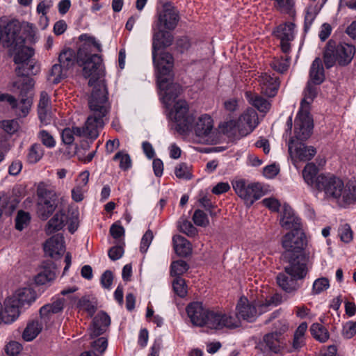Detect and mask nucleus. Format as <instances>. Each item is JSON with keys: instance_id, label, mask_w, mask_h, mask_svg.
I'll return each mask as SVG.
<instances>
[{"instance_id": "0e129e2a", "label": "nucleus", "mask_w": 356, "mask_h": 356, "mask_svg": "<svg viewBox=\"0 0 356 356\" xmlns=\"http://www.w3.org/2000/svg\"><path fill=\"white\" fill-rule=\"evenodd\" d=\"M22 348V345L19 343L17 341H10L6 345L5 350L7 355L17 356Z\"/></svg>"}, {"instance_id": "49530a36", "label": "nucleus", "mask_w": 356, "mask_h": 356, "mask_svg": "<svg viewBox=\"0 0 356 356\" xmlns=\"http://www.w3.org/2000/svg\"><path fill=\"white\" fill-rule=\"evenodd\" d=\"M275 6L280 12L290 15L294 14L295 0H275Z\"/></svg>"}, {"instance_id": "b1692460", "label": "nucleus", "mask_w": 356, "mask_h": 356, "mask_svg": "<svg viewBox=\"0 0 356 356\" xmlns=\"http://www.w3.org/2000/svg\"><path fill=\"white\" fill-rule=\"evenodd\" d=\"M280 223L282 227L286 229H302L300 218L295 214L292 208L287 204L283 206Z\"/></svg>"}, {"instance_id": "864d4df0", "label": "nucleus", "mask_w": 356, "mask_h": 356, "mask_svg": "<svg viewBox=\"0 0 356 356\" xmlns=\"http://www.w3.org/2000/svg\"><path fill=\"white\" fill-rule=\"evenodd\" d=\"M38 138L47 148H53L56 145V140L53 136L46 130H41L38 134Z\"/></svg>"}, {"instance_id": "5fc2aeb1", "label": "nucleus", "mask_w": 356, "mask_h": 356, "mask_svg": "<svg viewBox=\"0 0 356 356\" xmlns=\"http://www.w3.org/2000/svg\"><path fill=\"white\" fill-rule=\"evenodd\" d=\"M193 220L197 226L200 227H207L209 223L207 214L200 209L195 211L193 216Z\"/></svg>"}, {"instance_id": "f03ea898", "label": "nucleus", "mask_w": 356, "mask_h": 356, "mask_svg": "<svg viewBox=\"0 0 356 356\" xmlns=\"http://www.w3.org/2000/svg\"><path fill=\"white\" fill-rule=\"evenodd\" d=\"M107 95V88L103 83H99L95 86L88 99L90 113L87 118L85 126L65 128L61 133L62 140L65 144H72L74 136L90 138H96L99 136V130L105 124V117L111 108Z\"/></svg>"}, {"instance_id": "9b49d317", "label": "nucleus", "mask_w": 356, "mask_h": 356, "mask_svg": "<svg viewBox=\"0 0 356 356\" xmlns=\"http://www.w3.org/2000/svg\"><path fill=\"white\" fill-rule=\"evenodd\" d=\"M285 264L284 271L289 275L302 280L307 274V259L305 253L282 254Z\"/></svg>"}, {"instance_id": "423d86ee", "label": "nucleus", "mask_w": 356, "mask_h": 356, "mask_svg": "<svg viewBox=\"0 0 356 356\" xmlns=\"http://www.w3.org/2000/svg\"><path fill=\"white\" fill-rule=\"evenodd\" d=\"M38 197V213L43 220H46L56 209L58 196L56 187L49 182H40L37 187Z\"/></svg>"}, {"instance_id": "0eeeda50", "label": "nucleus", "mask_w": 356, "mask_h": 356, "mask_svg": "<svg viewBox=\"0 0 356 356\" xmlns=\"http://www.w3.org/2000/svg\"><path fill=\"white\" fill-rule=\"evenodd\" d=\"M180 20L179 12L171 3H165L157 10L154 22L155 29L173 31Z\"/></svg>"}, {"instance_id": "cd10ccee", "label": "nucleus", "mask_w": 356, "mask_h": 356, "mask_svg": "<svg viewBox=\"0 0 356 356\" xmlns=\"http://www.w3.org/2000/svg\"><path fill=\"white\" fill-rule=\"evenodd\" d=\"M152 51H158L162 48L170 46L173 42V35L170 31L153 27Z\"/></svg>"}, {"instance_id": "f3484780", "label": "nucleus", "mask_w": 356, "mask_h": 356, "mask_svg": "<svg viewBox=\"0 0 356 356\" xmlns=\"http://www.w3.org/2000/svg\"><path fill=\"white\" fill-rule=\"evenodd\" d=\"M234 124L236 126L239 135L245 136L252 133L258 125V115L254 109L248 108L239 117L236 123L230 121L227 125Z\"/></svg>"}, {"instance_id": "2f4dec72", "label": "nucleus", "mask_w": 356, "mask_h": 356, "mask_svg": "<svg viewBox=\"0 0 356 356\" xmlns=\"http://www.w3.org/2000/svg\"><path fill=\"white\" fill-rule=\"evenodd\" d=\"M300 280L288 275L286 273H279L277 276V282L279 286L286 293H293L300 288L298 281Z\"/></svg>"}, {"instance_id": "774afa93", "label": "nucleus", "mask_w": 356, "mask_h": 356, "mask_svg": "<svg viewBox=\"0 0 356 356\" xmlns=\"http://www.w3.org/2000/svg\"><path fill=\"white\" fill-rule=\"evenodd\" d=\"M264 206L269 209L270 211L277 212L280 207V202L274 197L265 198L262 200Z\"/></svg>"}, {"instance_id": "13d9d810", "label": "nucleus", "mask_w": 356, "mask_h": 356, "mask_svg": "<svg viewBox=\"0 0 356 356\" xmlns=\"http://www.w3.org/2000/svg\"><path fill=\"white\" fill-rule=\"evenodd\" d=\"M113 160H120V168L123 170H127L131 165V160L128 154L118 152L113 157Z\"/></svg>"}, {"instance_id": "4be33fe9", "label": "nucleus", "mask_w": 356, "mask_h": 356, "mask_svg": "<svg viewBox=\"0 0 356 356\" xmlns=\"http://www.w3.org/2000/svg\"><path fill=\"white\" fill-rule=\"evenodd\" d=\"M19 307L10 297L6 299L4 302V309L0 304V324L4 323L6 324L14 322L19 315Z\"/></svg>"}, {"instance_id": "dca6fc26", "label": "nucleus", "mask_w": 356, "mask_h": 356, "mask_svg": "<svg viewBox=\"0 0 356 356\" xmlns=\"http://www.w3.org/2000/svg\"><path fill=\"white\" fill-rule=\"evenodd\" d=\"M19 76H22V78L19 81L15 83V86L19 90L21 97L19 105L22 107V115L26 116L32 104V97L29 94L33 88L34 81L32 78L29 77L30 75Z\"/></svg>"}, {"instance_id": "338daca9", "label": "nucleus", "mask_w": 356, "mask_h": 356, "mask_svg": "<svg viewBox=\"0 0 356 356\" xmlns=\"http://www.w3.org/2000/svg\"><path fill=\"white\" fill-rule=\"evenodd\" d=\"M191 46V41L187 36H182L177 40L176 47L181 53L188 50Z\"/></svg>"}, {"instance_id": "09e8293b", "label": "nucleus", "mask_w": 356, "mask_h": 356, "mask_svg": "<svg viewBox=\"0 0 356 356\" xmlns=\"http://www.w3.org/2000/svg\"><path fill=\"white\" fill-rule=\"evenodd\" d=\"M77 307L79 309L86 311L90 316H92L96 312L95 302L90 300L88 296H83L79 300Z\"/></svg>"}, {"instance_id": "6e6552de", "label": "nucleus", "mask_w": 356, "mask_h": 356, "mask_svg": "<svg viewBox=\"0 0 356 356\" xmlns=\"http://www.w3.org/2000/svg\"><path fill=\"white\" fill-rule=\"evenodd\" d=\"M34 50L23 47L15 55L14 61L18 65L15 69L17 75H35L40 72V66L32 58Z\"/></svg>"}, {"instance_id": "6e6d98bb", "label": "nucleus", "mask_w": 356, "mask_h": 356, "mask_svg": "<svg viewBox=\"0 0 356 356\" xmlns=\"http://www.w3.org/2000/svg\"><path fill=\"white\" fill-rule=\"evenodd\" d=\"M175 174L179 179H190L191 178L190 168L185 163H179L175 167Z\"/></svg>"}, {"instance_id": "473e14b6", "label": "nucleus", "mask_w": 356, "mask_h": 356, "mask_svg": "<svg viewBox=\"0 0 356 356\" xmlns=\"http://www.w3.org/2000/svg\"><path fill=\"white\" fill-rule=\"evenodd\" d=\"M56 277L55 266L53 262L44 263L41 271L36 275L35 281L38 284H45Z\"/></svg>"}, {"instance_id": "de8ad7c7", "label": "nucleus", "mask_w": 356, "mask_h": 356, "mask_svg": "<svg viewBox=\"0 0 356 356\" xmlns=\"http://www.w3.org/2000/svg\"><path fill=\"white\" fill-rule=\"evenodd\" d=\"M188 268L189 266L185 261L177 260L173 261L170 266V275L176 277H180L188 270Z\"/></svg>"}, {"instance_id": "052dcab7", "label": "nucleus", "mask_w": 356, "mask_h": 356, "mask_svg": "<svg viewBox=\"0 0 356 356\" xmlns=\"http://www.w3.org/2000/svg\"><path fill=\"white\" fill-rule=\"evenodd\" d=\"M91 346L92 348V351H94L95 353L97 352V353H99L102 354L107 348V346H108L107 339L105 337L98 338L97 340L94 341L92 343Z\"/></svg>"}, {"instance_id": "37998d69", "label": "nucleus", "mask_w": 356, "mask_h": 356, "mask_svg": "<svg viewBox=\"0 0 356 356\" xmlns=\"http://www.w3.org/2000/svg\"><path fill=\"white\" fill-rule=\"evenodd\" d=\"M42 326L38 321H32L27 324L22 333V338L26 341L33 340L42 331Z\"/></svg>"}, {"instance_id": "7c9ffc66", "label": "nucleus", "mask_w": 356, "mask_h": 356, "mask_svg": "<svg viewBox=\"0 0 356 356\" xmlns=\"http://www.w3.org/2000/svg\"><path fill=\"white\" fill-rule=\"evenodd\" d=\"M10 298L21 307L30 306L36 299L35 291L31 288H22L17 290Z\"/></svg>"}, {"instance_id": "f257e3e1", "label": "nucleus", "mask_w": 356, "mask_h": 356, "mask_svg": "<svg viewBox=\"0 0 356 356\" xmlns=\"http://www.w3.org/2000/svg\"><path fill=\"white\" fill-rule=\"evenodd\" d=\"M81 42L77 52L72 49H65L59 54L58 61L67 71L75 63L82 67L85 78H90L88 85L95 88L99 83L104 82L99 79L104 75L102 57L98 52L102 51V45L93 36L82 34L79 38ZM94 88H92L93 90Z\"/></svg>"}, {"instance_id": "aec40b11", "label": "nucleus", "mask_w": 356, "mask_h": 356, "mask_svg": "<svg viewBox=\"0 0 356 356\" xmlns=\"http://www.w3.org/2000/svg\"><path fill=\"white\" fill-rule=\"evenodd\" d=\"M20 26L17 23L9 22L4 27L0 26V41L2 40L7 46L19 43H24V40L18 35Z\"/></svg>"}, {"instance_id": "e433bc0d", "label": "nucleus", "mask_w": 356, "mask_h": 356, "mask_svg": "<svg viewBox=\"0 0 356 356\" xmlns=\"http://www.w3.org/2000/svg\"><path fill=\"white\" fill-rule=\"evenodd\" d=\"M175 252L180 257H187L191 254L192 248L191 243L184 236L175 235L172 238Z\"/></svg>"}, {"instance_id": "a211bd4d", "label": "nucleus", "mask_w": 356, "mask_h": 356, "mask_svg": "<svg viewBox=\"0 0 356 356\" xmlns=\"http://www.w3.org/2000/svg\"><path fill=\"white\" fill-rule=\"evenodd\" d=\"M306 139H299L296 134V128L294 129V136L291 137L289 142V152L290 154L294 153L300 161H309L316 153V149L312 146H306L303 143Z\"/></svg>"}, {"instance_id": "c85d7f7f", "label": "nucleus", "mask_w": 356, "mask_h": 356, "mask_svg": "<svg viewBox=\"0 0 356 356\" xmlns=\"http://www.w3.org/2000/svg\"><path fill=\"white\" fill-rule=\"evenodd\" d=\"M159 88L164 92L163 100L166 106H170V102L174 101L180 94L181 87L179 84L170 82V76L165 78L163 86Z\"/></svg>"}, {"instance_id": "3c124183", "label": "nucleus", "mask_w": 356, "mask_h": 356, "mask_svg": "<svg viewBox=\"0 0 356 356\" xmlns=\"http://www.w3.org/2000/svg\"><path fill=\"white\" fill-rule=\"evenodd\" d=\"M31 219L30 214L22 210L18 211L15 218V228L22 231L29 222Z\"/></svg>"}, {"instance_id": "f8f14e48", "label": "nucleus", "mask_w": 356, "mask_h": 356, "mask_svg": "<svg viewBox=\"0 0 356 356\" xmlns=\"http://www.w3.org/2000/svg\"><path fill=\"white\" fill-rule=\"evenodd\" d=\"M306 244V236L302 229L291 230L282 238V245L284 249L282 254L305 253Z\"/></svg>"}, {"instance_id": "603ef678", "label": "nucleus", "mask_w": 356, "mask_h": 356, "mask_svg": "<svg viewBox=\"0 0 356 356\" xmlns=\"http://www.w3.org/2000/svg\"><path fill=\"white\" fill-rule=\"evenodd\" d=\"M172 287L175 293L181 298L186 296L187 289L184 279L177 277L172 282Z\"/></svg>"}, {"instance_id": "6ab92c4d", "label": "nucleus", "mask_w": 356, "mask_h": 356, "mask_svg": "<svg viewBox=\"0 0 356 356\" xmlns=\"http://www.w3.org/2000/svg\"><path fill=\"white\" fill-rule=\"evenodd\" d=\"M295 24L286 22L277 26L276 36L280 40L281 50L284 54L291 52V42L294 39Z\"/></svg>"}, {"instance_id": "c9c22d12", "label": "nucleus", "mask_w": 356, "mask_h": 356, "mask_svg": "<svg viewBox=\"0 0 356 356\" xmlns=\"http://www.w3.org/2000/svg\"><path fill=\"white\" fill-rule=\"evenodd\" d=\"M325 79L324 69L321 60L316 58L313 61L309 71V81L315 85H319Z\"/></svg>"}, {"instance_id": "72a5a7b5", "label": "nucleus", "mask_w": 356, "mask_h": 356, "mask_svg": "<svg viewBox=\"0 0 356 356\" xmlns=\"http://www.w3.org/2000/svg\"><path fill=\"white\" fill-rule=\"evenodd\" d=\"M213 127V120L207 114L201 115L195 126V132L199 137L207 136Z\"/></svg>"}, {"instance_id": "bf43d9fd", "label": "nucleus", "mask_w": 356, "mask_h": 356, "mask_svg": "<svg viewBox=\"0 0 356 356\" xmlns=\"http://www.w3.org/2000/svg\"><path fill=\"white\" fill-rule=\"evenodd\" d=\"M180 232L186 234L188 236L192 237L197 234V230L193 225L188 220H183L179 226Z\"/></svg>"}, {"instance_id": "4468645a", "label": "nucleus", "mask_w": 356, "mask_h": 356, "mask_svg": "<svg viewBox=\"0 0 356 356\" xmlns=\"http://www.w3.org/2000/svg\"><path fill=\"white\" fill-rule=\"evenodd\" d=\"M204 325L211 329H232L239 327L240 323L238 318L234 317L230 314L209 311Z\"/></svg>"}, {"instance_id": "f704fd0d", "label": "nucleus", "mask_w": 356, "mask_h": 356, "mask_svg": "<svg viewBox=\"0 0 356 356\" xmlns=\"http://www.w3.org/2000/svg\"><path fill=\"white\" fill-rule=\"evenodd\" d=\"M245 98L248 102L255 107L259 112L267 113L271 106L270 102L257 93L246 92Z\"/></svg>"}, {"instance_id": "58836bf2", "label": "nucleus", "mask_w": 356, "mask_h": 356, "mask_svg": "<svg viewBox=\"0 0 356 356\" xmlns=\"http://www.w3.org/2000/svg\"><path fill=\"white\" fill-rule=\"evenodd\" d=\"M67 220L66 215L62 211L56 213L48 222L46 227V232L51 234L60 230Z\"/></svg>"}, {"instance_id": "8fccbe9b", "label": "nucleus", "mask_w": 356, "mask_h": 356, "mask_svg": "<svg viewBox=\"0 0 356 356\" xmlns=\"http://www.w3.org/2000/svg\"><path fill=\"white\" fill-rule=\"evenodd\" d=\"M330 286L329 280L326 277L316 279L312 286V294L317 295L327 290Z\"/></svg>"}, {"instance_id": "a878e982", "label": "nucleus", "mask_w": 356, "mask_h": 356, "mask_svg": "<svg viewBox=\"0 0 356 356\" xmlns=\"http://www.w3.org/2000/svg\"><path fill=\"white\" fill-rule=\"evenodd\" d=\"M64 298H58L51 303L44 305L40 309L41 320L46 324L51 323L54 315L60 313L64 309Z\"/></svg>"}, {"instance_id": "39448f33", "label": "nucleus", "mask_w": 356, "mask_h": 356, "mask_svg": "<svg viewBox=\"0 0 356 356\" xmlns=\"http://www.w3.org/2000/svg\"><path fill=\"white\" fill-rule=\"evenodd\" d=\"M355 53L354 46L346 43L337 44L334 41L330 40L323 55L325 65L327 68H330L337 61L339 65L346 66L351 62Z\"/></svg>"}, {"instance_id": "ea45409f", "label": "nucleus", "mask_w": 356, "mask_h": 356, "mask_svg": "<svg viewBox=\"0 0 356 356\" xmlns=\"http://www.w3.org/2000/svg\"><path fill=\"white\" fill-rule=\"evenodd\" d=\"M18 202L16 198L10 197L6 194H0V216L3 213L10 216L15 210Z\"/></svg>"}, {"instance_id": "a19ab883", "label": "nucleus", "mask_w": 356, "mask_h": 356, "mask_svg": "<svg viewBox=\"0 0 356 356\" xmlns=\"http://www.w3.org/2000/svg\"><path fill=\"white\" fill-rule=\"evenodd\" d=\"M67 76V70L60 63H55L47 75V80L51 83L57 84Z\"/></svg>"}, {"instance_id": "7ed1b4c3", "label": "nucleus", "mask_w": 356, "mask_h": 356, "mask_svg": "<svg viewBox=\"0 0 356 356\" xmlns=\"http://www.w3.org/2000/svg\"><path fill=\"white\" fill-rule=\"evenodd\" d=\"M316 190L323 191L327 197L336 200L341 207L356 200V186H344L343 181L332 175H319Z\"/></svg>"}, {"instance_id": "c03bdc74", "label": "nucleus", "mask_w": 356, "mask_h": 356, "mask_svg": "<svg viewBox=\"0 0 356 356\" xmlns=\"http://www.w3.org/2000/svg\"><path fill=\"white\" fill-rule=\"evenodd\" d=\"M310 332L313 337L321 343L327 341L330 337L327 328L318 323H313L311 325Z\"/></svg>"}, {"instance_id": "4c0bfd02", "label": "nucleus", "mask_w": 356, "mask_h": 356, "mask_svg": "<svg viewBox=\"0 0 356 356\" xmlns=\"http://www.w3.org/2000/svg\"><path fill=\"white\" fill-rule=\"evenodd\" d=\"M318 172V169L313 163H307L302 170V177L305 181L308 186L316 190L318 176L317 175Z\"/></svg>"}, {"instance_id": "ddd939ff", "label": "nucleus", "mask_w": 356, "mask_h": 356, "mask_svg": "<svg viewBox=\"0 0 356 356\" xmlns=\"http://www.w3.org/2000/svg\"><path fill=\"white\" fill-rule=\"evenodd\" d=\"M236 193L250 207L253 203L260 199L264 193L259 184H246L244 181H237L233 184Z\"/></svg>"}, {"instance_id": "5701e85b", "label": "nucleus", "mask_w": 356, "mask_h": 356, "mask_svg": "<svg viewBox=\"0 0 356 356\" xmlns=\"http://www.w3.org/2000/svg\"><path fill=\"white\" fill-rule=\"evenodd\" d=\"M209 311L204 308L202 303L200 302H192L186 307V312L191 323L200 327L204 325Z\"/></svg>"}, {"instance_id": "4d7b16f0", "label": "nucleus", "mask_w": 356, "mask_h": 356, "mask_svg": "<svg viewBox=\"0 0 356 356\" xmlns=\"http://www.w3.org/2000/svg\"><path fill=\"white\" fill-rule=\"evenodd\" d=\"M339 236L343 242H350L353 240V231L350 225L346 223L341 225L339 228Z\"/></svg>"}, {"instance_id": "20e7f679", "label": "nucleus", "mask_w": 356, "mask_h": 356, "mask_svg": "<svg viewBox=\"0 0 356 356\" xmlns=\"http://www.w3.org/2000/svg\"><path fill=\"white\" fill-rule=\"evenodd\" d=\"M316 95L317 88L315 84L308 81L304 92V98L295 120L296 134L299 139L309 138L312 135L314 125L309 112V105L313 102Z\"/></svg>"}, {"instance_id": "9d476101", "label": "nucleus", "mask_w": 356, "mask_h": 356, "mask_svg": "<svg viewBox=\"0 0 356 356\" xmlns=\"http://www.w3.org/2000/svg\"><path fill=\"white\" fill-rule=\"evenodd\" d=\"M170 118L177 124L179 132L190 129L194 121L193 115L189 112V106L185 100H178L169 113Z\"/></svg>"}, {"instance_id": "69168bd1", "label": "nucleus", "mask_w": 356, "mask_h": 356, "mask_svg": "<svg viewBox=\"0 0 356 356\" xmlns=\"http://www.w3.org/2000/svg\"><path fill=\"white\" fill-rule=\"evenodd\" d=\"M38 113L40 122L42 124H49L51 122L53 117L51 111V108L38 110Z\"/></svg>"}, {"instance_id": "412c9836", "label": "nucleus", "mask_w": 356, "mask_h": 356, "mask_svg": "<svg viewBox=\"0 0 356 356\" xmlns=\"http://www.w3.org/2000/svg\"><path fill=\"white\" fill-rule=\"evenodd\" d=\"M236 314L233 315L234 317L238 318L239 323H241L240 319L242 318L249 322H252L255 320L257 312L256 305L250 303L248 300L245 298H241L237 303Z\"/></svg>"}, {"instance_id": "e2e57ef3", "label": "nucleus", "mask_w": 356, "mask_h": 356, "mask_svg": "<svg viewBox=\"0 0 356 356\" xmlns=\"http://www.w3.org/2000/svg\"><path fill=\"white\" fill-rule=\"evenodd\" d=\"M356 334V322L348 321L343 327L342 335L346 339H351Z\"/></svg>"}, {"instance_id": "bb28decb", "label": "nucleus", "mask_w": 356, "mask_h": 356, "mask_svg": "<svg viewBox=\"0 0 356 356\" xmlns=\"http://www.w3.org/2000/svg\"><path fill=\"white\" fill-rule=\"evenodd\" d=\"M44 250L47 255L53 259H58L65 252L63 238L56 235L48 239L44 245Z\"/></svg>"}, {"instance_id": "1a4fd4ad", "label": "nucleus", "mask_w": 356, "mask_h": 356, "mask_svg": "<svg viewBox=\"0 0 356 356\" xmlns=\"http://www.w3.org/2000/svg\"><path fill=\"white\" fill-rule=\"evenodd\" d=\"M278 323L282 325L280 331L272 332L265 334L263 339L257 346V348L266 355L265 356H268L270 353L277 354L284 348L282 333L288 330V326L285 323L279 321Z\"/></svg>"}, {"instance_id": "c756f323", "label": "nucleus", "mask_w": 356, "mask_h": 356, "mask_svg": "<svg viewBox=\"0 0 356 356\" xmlns=\"http://www.w3.org/2000/svg\"><path fill=\"white\" fill-rule=\"evenodd\" d=\"M111 324L110 316L105 312H99L93 319L91 327V337H97L102 334Z\"/></svg>"}, {"instance_id": "680f3d73", "label": "nucleus", "mask_w": 356, "mask_h": 356, "mask_svg": "<svg viewBox=\"0 0 356 356\" xmlns=\"http://www.w3.org/2000/svg\"><path fill=\"white\" fill-rule=\"evenodd\" d=\"M153 238L154 236L152 232L150 229H148L143 236L140 241V250L141 252L145 253L147 251Z\"/></svg>"}, {"instance_id": "2eb2a0df", "label": "nucleus", "mask_w": 356, "mask_h": 356, "mask_svg": "<svg viewBox=\"0 0 356 356\" xmlns=\"http://www.w3.org/2000/svg\"><path fill=\"white\" fill-rule=\"evenodd\" d=\"M153 63L157 71V83L161 87L163 86L165 78L170 76L174 59L171 54L163 52L158 55L157 51H152Z\"/></svg>"}, {"instance_id": "393cba45", "label": "nucleus", "mask_w": 356, "mask_h": 356, "mask_svg": "<svg viewBox=\"0 0 356 356\" xmlns=\"http://www.w3.org/2000/svg\"><path fill=\"white\" fill-rule=\"evenodd\" d=\"M258 81L263 94L269 97L275 96L280 87V80L277 76L262 73L259 76Z\"/></svg>"}, {"instance_id": "a18cd8bd", "label": "nucleus", "mask_w": 356, "mask_h": 356, "mask_svg": "<svg viewBox=\"0 0 356 356\" xmlns=\"http://www.w3.org/2000/svg\"><path fill=\"white\" fill-rule=\"evenodd\" d=\"M44 155V149L39 143L33 144L29 149L26 158L29 163H36Z\"/></svg>"}, {"instance_id": "79ce46f5", "label": "nucleus", "mask_w": 356, "mask_h": 356, "mask_svg": "<svg viewBox=\"0 0 356 356\" xmlns=\"http://www.w3.org/2000/svg\"><path fill=\"white\" fill-rule=\"evenodd\" d=\"M290 62L291 56H289V54H285L284 56L275 57L270 65L275 71L284 74L288 70Z\"/></svg>"}]
</instances>
